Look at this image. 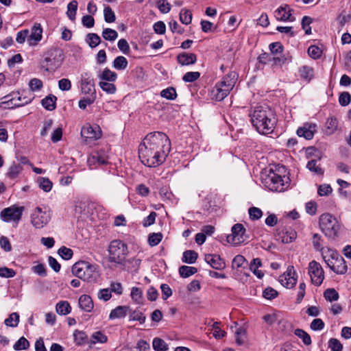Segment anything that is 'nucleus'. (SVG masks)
<instances>
[{"label":"nucleus","mask_w":351,"mask_h":351,"mask_svg":"<svg viewBox=\"0 0 351 351\" xmlns=\"http://www.w3.org/2000/svg\"><path fill=\"white\" fill-rule=\"evenodd\" d=\"M170 149L167 135L161 132H150L138 146V156L145 166L155 167L165 162Z\"/></svg>","instance_id":"nucleus-1"},{"label":"nucleus","mask_w":351,"mask_h":351,"mask_svg":"<svg viewBox=\"0 0 351 351\" xmlns=\"http://www.w3.org/2000/svg\"><path fill=\"white\" fill-rule=\"evenodd\" d=\"M253 126L261 134H271L276 125L274 112L267 106H258L250 114Z\"/></svg>","instance_id":"nucleus-2"},{"label":"nucleus","mask_w":351,"mask_h":351,"mask_svg":"<svg viewBox=\"0 0 351 351\" xmlns=\"http://www.w3.org/2000/svg\"><path fill=\"white\" fill-rule=\"evenodd\" d=\"M71 271L74 276L88 282H95L99 277L97 266L84 261L75 263Z\"/></svg>","instance_id":"nucleus-3"},{"label":"nucleus","mask_w":351,"mask_h":351,"mask_svg":"<svg viewBox=\"0 0 351 351\" xmlns=\"http://www.w3.org/2000/svg\"><path fill=\"white\" fill-rule=\"evenodd\" d=\"M289 178L282 176L273 169L262 176V182L271 191L282 192L289 186Z\"/></svg>","instance_id":"nucleus-4"},{"label":"nucleus","mask_w":351,"mask_h":351,"mask_svg":"<svg viewBox=\"0 0 351 351\" xmlns=\"http://www.w3.org/2000/svg\"><path fill=\"white\" fill-rule=\"evenodd\" d=\"M108 260L117 265H125L128 254V247L126 243L121 240L112 241L108 247Z\"/></svg>","instance_id":"nucleus-5"},{"label":"nucleus","mask_w":351,"mask_h":351,"mask_svg":"<svg viewBox=\"0 0 351 351\" xmlns=\"http://www.w3.org/2000/svg\"><path fill=\"white\" fill-rule=\"evenodd\" d=\"M319 226L326 237L330 239L338 235L341 228L337 219L330 213H324L319 217Z\"/></svg>","instance_id":"nucleus-6"},{"label":"nucleus","mask_w":351,"mask_h":351,"mask_svg":"<svg viewBox=\"0 0 351 351\" xmlns=\"http://www.w3.org/2000/svg\"><path fill=\"white\" fill-rule=\"evenodd\" d=\"M24 89H19L13 91L3 97V104H7L8 108L19 107L25 105L30 102L31 98L27 96H24L21 98V95H23Z\"/></svg>","instance_id":"nucleus-7"},{"label":"nucleus","mask_w":351,"mask_h":351,"mask_svg":"<svg viewBox=\"0 0 351 351\" xmlns=\"http://www.w3.org/2000/svg\"><path fill=\"white\" fill-rule=\"evenodd\" d=\"M31 223L36 228H42L51 219L50 214L40 207H36L31 214Z\"/></svg>","instance_id":"nucleus-8"},{"label":"nucleus","mask_w":351,"mask_h":351,"mask_svg":"<svg viewBox=\"0 0 351 351\" xmlns=\"http://www.w3.org/2000/svg\"><path fill=\"white\" fill-rule=\"evenodd\" d=\"M308 270L312 283L319 286L324 279V271L321 265L315 261H312L308 264Z\"/></svg>","instance_id":"nucleus-9"},{"label":"nucleus","mask_w":351,"mask_h":351,"mask_svg":"<svg viewBox=\"0 0 351 351\" xmlns=\"http://www.w3.org/2000/svg\"><path fill=\"white\" fill-rule=\"evenodd\" d=\"M23 210V206H17L14 205L10 207L4 208L1 212L0 217L1 219L5 222H9L11 221H19L21 218Z\"/></svg>","instance_id":"nucleus-10"},{"label":"nucleus","mask_w":351,"mask_h":351,"mask_svg":"<svg viewBox=\"0 0 351 351\" xmlns=\"http://www.w3.org/2000/svg\"><path fill=\"white\" fill-rule=\"evenodd\" d=\"M245 229L241 223H236L232 228V234L228 235L227 240L234 245H238L244 242V234Z\"/></svg>","instance_id":"nucleus-11"},{"label":"nucleus","mask_w":351,"mask_h":351,"mask_svg":"<svg viewBox=\"0 0 351 351\" xmlns=\"http://www.w3.org/2000/svg\"><path fill=\"white\" fill-rule=\"evenodd\" d=\"M230 94V89H202L199 95L206 99L221 101Z\"/></svg>","instance_id":"nucleus-12"},{"label":"nucleus","mask_w":351,"mask_h":351,"mask_svg":"<svg viewBox=\"0 0 351 351\" xmlns=\"http://www.w3.org/2000/svg\"><path fill=\"white\" fill-rule=\"evenodd\" d=\"M87 163L91 169L106 165L108 163V156L104 151H95L88 156Z\"/></svg>","instance_id":"nucleus-13"},{"label":"nucleus","mask_w":351,"mask_h":351,"mask_svg":"<svg viewBox=\"0 0 351 351\" xmlns=\"http://www.w3.org/2000/svg\"><path fill=\"white\" fill-rule=\"evenodd\" d=\"M81 135L86 141H95L101 136V130L99 125L86 124L81 130Z\"/></svg>","instance_id":"nucleus-14"},{"label":"nucleus","mask_w":351,"mask_h":351,"mask_svg":"<svg viewBox=\"0 0 351 351\" xmlns=\"http://www.w3.org/2000/svg\"><path fill=\"white\" fill-rule=\"evenodd\" d=\"M297 237V232L291 228H282L277 230L276 239L282 243L293 242Z\"/></svg>","instance_id":"nucleus-15"},{"label":"nucleus","mask_w":351,"mask_h":351,"mask_svg":"<svg viewBox=\"0 0 351 351\" xmlns=\"http://www.w3.org/2000/svg\"><path fill=\"white\" fill-rule=\"evenodd\" d=\"M280 284L287 288H293L297 282L293 266H289L286 272L279 277Z\"/></svg>","instance_id":"nucleus-16"},{"label":"nucleus","mask_w":351,"mask_h":351,"mask_svg":"<svg viewBox=\"0 0 351 351\" xmlns=\"http://www.w3.org/2000/svg\"><path fill=\"white\" fill-rule=\"evenodd\" d=\"M292 11L289 5L284 4L274 12V16L280 21H293L295 18L292 16Z\"/></svg>","instance_id":"nucleus-17"},{"label":"nucleus","mask_w":351,"mask_h":351,"mask_svg":"<svg viewBox=\"0 0 351 351\" xmlns=\"http://www.w3.org/2000/svg\"><path fill=\"white\" fill-rule=\"evenodd\" d=\"M328 267L335 274L339 275L346 274L348 270L346 261L340 254L336 256V258Z\"/></svg>","instance_id":"nucleus-18"},{"label":"nucleus","mask_w":351,"mask_h":351,"mask_svg":"<svg viewBox=\"0 0 351 351\" xmlns=\"http://www.w3.org/2000/svg\"><path fill=\"white\" fill-rule=\"evenodd\" d=\"M316 131L317 125L315 123H307L297 130V134L300 137H304L306 140H311L313 138Z\"/></svg>","instance_id":"nucleus-19"},{"label":"nucleus","mask_w":351,"mask_h":351,"mask_svg":"<svg viewBox=\"0 0 351 351\" xmlns=\"http://www.w3.org/2000/svg\"><path fill=\"white\" fill-rule=\"evenodd\" d=\"M204 259L215 269L221 270L226 267L225 261L217 254H206Z\"/></svg>","instance_id":"nucleus-20"},{"label":"nucleus","mask_w":351,"mask_h":351,"mask_svg":"<svg viewBox=\"0 0 351 351\" xmlns=\"http://www.w3.org/2000/svg\"><path fill=\"white\" fill-rule=\"evenodd\" d=\"M43 29L40 23H35L32 28L29 37L27 39L29 45H36L42 39Z\"/></svg>","instance_id":"nucleus-21"},{"label":"nucleus","mask_w":351,"mask_h":351,"mask_svg":"<svg viewBox=\"0 0 351 351\" xmlns=\"http://www.w3.org/2000/svg\"><path fill=\"white\" fill-rule=\"evenodd\" d=\"M60 65V60L51 57H46L42 62V67L49 72L55 71Z\"/></svg>","instance_id":"nucleus-22"},{"label":"nucleus","mask_w":351,"mask_h":351,"mask_svg":"<svg viewBox=\"0 0 351 351\" xmlns=\"http://www.w3.org/2000/svg\"><path fill=\"white\" fill-rule=\"evenodd\" d=\"M79 306L85 312L90 313L94 307L91 298L88 295H82L79 298Z\"/></svg>","instance_id":"nucleus-23"},{"label":"nucleus","mask_w":351,"mask_h":351,"mask_svg":"<svg viewBox=\"0 0 351 351\" xmlns=\"http://www.w3.org/2000/svg\"><path fill=\"white\" fill-rule=\"evenodd\" d=\"M238 80V75L234 71L228 73L221 81V86L234 88Z\"/></svg>","instance_id":"nucleus-24"},{"label":"nucleus","mask_w":351,"mask_h":351,"mask_svg":"<svg viewBox=\"0 0 351 351\" xmlns=\"http://www.w3.org/2000/svg\"><path fill=\"white\" fill-rule=\"evenodd\" d=\"M177 60L181 65L186 66L194 64L197 57L194 53H182L178 56Z\"/></svg>","instance_id":"nucleus-25"},{"label":"nucleus","mask_w":351,"mask_h":351,"mask_svg":"<svg viewBox=\"0 0 351 351\" xmlns=\"http://www.w3.org/2000/svg\"><path fill=\"white\" fill-rule=\"evenodd\" d=\"M321 253L322 256L327 265H330V264L336 258V256L339 255L337 250L328 247L322 250Z\"/></svg>","instance_id":"nucleus-26"},{"label":"nucleus","mask_w":351,"mask_h":351,"mask_svg":"<svg viewBox=\"0 0 351 351\" xmlns=\"http://www.w3.org/2000/svg\"><path fill=\"white\" fill-rule=\"evenodd\" d=\"M129 309L126 306H119L112 309L110 313V319H114L117 318L125 317L127 315V312Z\"/></svg>","instance_id":"nucleus-27"},{"label":"nucleus","mask_w":351,"mask_h":351,"mask_svg":"<svg viewBox=\"0 0 351 351\" xmlns=\"http://www.w3.org/2000/svg\"><path fill=\"white\" fill-rule=\"evenodd\" d=\"M338 121L335 117H330L326 122V133L328 135L332 134L338 128Z\"/></svg>","instance_id":"nucleus-28"},{"label":"nucleus","mask_w":351,"mask_h":351,"mask_svg":"<svg viewBox=\"0 0 351 351\" xmlns=\"http://www.w3.org/2000/svg\"><path fill=\"white\" fill-rule=\"evenodd\" d=\"M23 169V166L21 164L14 162L9 167L6 176L10 179H15L21 173Z\"/></svg>","instance_id":"nucleus-29"},{"label":"nucleus","mask_w":351,"mask_h":351,"mask_svg":"<svg viewBox=\"0 0 351 351\" xmlns=\"http://www.w3.org/2000/svg\"><path fill=\"white\" fill-rule=\"evenodd\" d=\"M56 96L49 95L42 99L41 104L46 110L51 111L56 108Z\"/></svg>","instance_id":"nucleus-30"},{"label":"nucleus","mask_w":351,"mask_h":351,"mask_svg":"<svg viewBox=\"0 0 351 351\" xmlns=\"http://www.w3.org/2000/svg\"><path fill=\"white\" fill-rule=\"evenodd\" d=\"M108 341L107 336L101 331H97L91 335V338L88 341L90 346L100 343H104Z\"/></svg>","instance_id":"nucleus-31"},{"label":"nucleus","mask_w":351,"mask_h":351,"mask_svg":"<svg viewBox=\"0 0 351 351\" xmlns=\"http://www.w3.org/2000/svg\"><path fill=\"white\" fill-rule=\"evenodd\" d=\"M198 257V254L193 250H186L183 253L182 261L188 264L195 263Z\"/></svg>","instance_id":"nucleus-32"},{"label":"nucleus","mask_w":351,"mask_h":351,"mask_svg":"<svg viewBox=\"0 0 351 351\" xmlns=\"http://www.w3.org/2000/svg\"><path fill=\"white\" fill-rule=\"evenodd\" d=\"M306 168L316 175L322 176L324 174V170L321 168L320 165L318 164L316 160L308 161L306 165Z\"/></svg>","instance_id":"nucleus-33"},{"label":"nucleus","mask_w":351,"mask_h":351,"mask_svg":"<svg viewBox=\"0 0 351 351\" xmlns=\"http://www.w3.org/2000/svg\"><path fill=\"white\" fill-rule=\"evenodd\" d=\"M56 312L62 315L69 314L71 311V307L67 301L59 302L56 306Z\"/></svg>","instance_id":"nucleus-34"},{"label":"nucleus","mask_w":351,"mask_h":351,"mask_svg":"<svg viewBox=\"0 0 351 351\" xmlns=\"http://www.w3.org/2000/svg\"><path fill=\"white\" fill-rule=\"evenodd\" d=\"M300 76L307 80L310 81L314 77L313 69L308 65L302 66L300 69Z\"/></svg>","instance_id":"nucleus-35"},{"label":"nucleus","mask_w":351,"mask_h":351,"mask_svg":"<svg viewBox=\"0 0 351 351\" xmlns=\"http://www.w3.org/2000/svg\"><path fill=\"white\" fill-rule=\"evenodd\" d=\"M77 5V1L73 0L71 1L67 5L66 15L68 18L71 21H74L75 19Z\"/></svg>","instance_id":"nucleus-36"},{"label":"nucleus","mask_w":351,"mask_h":351,"mask_svg":"<svg viewBox=\"0 0 351 351\" xmlns=\"http://www.w3.org/2000/svg\"><path fill=\"white\" fill-rule=\"evenodd\" d=\"M37 182L38 183L39 187L45 192H49L51 190L53 183L49 178L40 177L38 178Z\"/></svg>","instance_id":"nucleus-37"},{"label":"nucleus","mask_w":351,"mask_h":351,"mask_svg":"<svg viewBox=\"0 0 351 351\" xmlns=\"http://www.w3.org/2000/svg\"><path fill=\"white\" fill-rule=\"evenodd\" d=\"M197 271L196 267L182 265L179 268V274L183 278H188Z\"/></svg>","instance_id":"nucleus-38"},{"label":"nucleus","mask_w":351,"mask_h":351,"mask_svg":"<svg viewBox=\"0 0 351 351\" xmlns=\"http://www.w3.org/2000/svg\"><path fill=\"white\" fill-rule=\"evenodd\" d=\"M128 62L124 56L117 57L113 62V66L117 70H124L128 66Z\"/></svg>","instance_id":"nucleus-39"},{"label":"nucleus","mask_w":351,"mask_h":351,"mask_svg":"<svg viewBox=\"0 0 351 351\" xmlns=\"http://www.w3.org/2000/svg\"><path fill=\"white\" fill-rule=\"evenodd\" d=\"M294 334L298 337L299 338L302 339L303 343L306 345L309 346L311 344V339L310 335L305 332L304 330L300 328H297L294 331Z\"/></svg>","instance_id":"nucleus-40"},{"label":"nucleus","mask_w":351,"mask_h":351,"mask_svg":"<svg viewBox=\"0 0 351 351\" xmlns=\"http://www.w3.org/2000/svg\"><path fill=\"white\" fill-rule=\"evenodd\" d=\"M155 351H166L168 350V345L164 340L160 338H154L152 343Z\"/></svg>","instance_id":"nucleus-41"},{"label":"nucleus","mask_w":351,"mask_h":351,"mask_svg":"<svg viewBox=\"0 0 351 351\" xmlns=\"http://www.w3.org/2000/svg\"><path fill=\"white\" fill-rule=\"evenodd\" d=\"M103 38L109 41H114L118 37V33L114 29L110 28H106L102 32Z\"/></svg>","instance_id":"nucleus-42"},{"label":"nucleus","mask_w":351,"mask_h":351,"mask_svg":"<svg viewBox=\"0 0 351 351\" xmlns=\"http://www.w3.org/2000/svg\"><path fill=\"white\" fill-rule=\"evenodd\" d=\"M19 322V315L17 313H11L9 317L5 319L4 323L7 326L16 327Z\"/></svg>","instance_id":"nucleus-43"},{"label":"nucleus","mask_w":351,"mask_h":351,"mask_svg":"<svg viewBox=\"0 0 351 351\" xmlns=\"http://www.w3.org/2000/svg\"><path fill=\"white\" fill-rule=\"evenodd\" d=\"M180 20L185 25H189L191 23L192 14L190 10L187 9H182L180 13Z\"/></svg>","instance_id":"nucleus-44"},{"label":"nucleus","mask_w":351,"mask_h":351,"mask_svg":"<svg viewBox=\"0 0 351 351\" xmlns=\"http://www.w3.org/2000/svg\"><path fill=\"white\" fill-rule=\"evenodd\" d=\"M236 343L238 345L244 343L246 338V330L243 327L238 328L235 331Z\"/></svg>","instance_id":"nucleus-45"},{"label":"nucleus","mask_w":351,"mask_h":351,"mask_svg":"<svg viewBox=\"0 0 351 351\" xmlns=\"http://www.w3.org/2000/svg\"><path fill=\"white\" fill-rule=\"evenodd\" d=\"M29 347V343L24 337H21L13 346L15 350H27Z\"/></svg>","instance_id":"nucleus-46"},{"label":"nucleus","mask_w":351,"mask_h":351,"mask_svg":"<svg viewBox=\"0 0 351 351\" xmlns=\"http://www.w3.org/2000/svg\"><path fill=\"white\" fill-rule=\"evenodd\" d=\"M131 297L136 303H141L143 301L142 290L138 287H133L131 291Z\"/></svg>","instance_id":"nucleus-47"},{"label":"nucleus","mask_w":351,"mask_h":351,"mask_svg":"<svg viewBox=\"0 0 351 351\" xmlns=\"http://www.w3.org/2000/svg\"><path fill=\"white\" fill-rule=\"evenodd\" d=\"M101 42L100 37L93 33H90L87 35V43L91 48L97 47Z\"/></svg>","instance_id":"nucleus-48"},{"label":"nucleus","mask_w":351,"mask_h":351,"mask_svg":"<svg viewBox=\"0 0 351 351\" xmlns=\"http://www.w3.org/2000/svg\"><path fill=\"white\" fill-rule=\"evenodd\" d=\"M325 299L328 301H336L339 298V294L334 289H328L324 293Z\"/></svg>","instance_id":"nucleus-49"},{"label":"nucleus","mask_w":351,"mask_h":351,"mask_svg":"<svg viewBox=\"0 0 351 351\" xmlns=\"http://www.w3.org/2000/svg\"><path fill=\"white\" fill-rule=\"evenodd\" d=\"M58 253L64 260L71 259L73 254L72 250L65 246L61 247L58 250Z\"/></svg>","instance_id":"nucleus-50"},{"label":"nucleus","mask_w":351,"mask_h":351,"mask_svg":"<svg viewBox=\"0 0 351 351\" xmlns=\"http://www.w3.org/2000/svg\"><path fill=\"white\" fill-rule=\"evenodd\" d=\"M104 19L107 23H113L114 22L116 17L114 12L109 7H105L104 10Z\"/></svg>","instance_id":"nucleus-51"},{"label":"nucleus","mask_w":351,"mask_h":351,"mask_svg":"<svg viewBox=\"0 0 351 351\" xmlns=\"http://www.w3.org/2000/svg\"><path fill=\"white\" fill-rule=\"evenodd\" d=\"M308 53L313 59H317L321 57L322 51L317 46L312 45L308 49Z\"/></svg>","instance_id":"nucleus-52"},{"label":"nucleus","mask_w":351,"mask_h":351,"mask_svg":"<svg viewBox=\"0 0 351 351\" xmlns=\"http://www.w3.org/2000/svg\"><path fill=\"white\" fill-rule=\"evenodd\" d=\"M246 263V259L242 255H237L232 261V267L233 269H239L243 267Z\"/></svg>","instance_id":"nucleus-53"},{"label":"nucleus","mask_w":351,"mask_h":351,"mask_svg":"<svg viewBox=\"0 0 351 351\" xmlns=\"http://www.w3.org/2000/svg\"><path fill=\"white\" fill-rule=\"evenodd\" d=\"M73 337L76 344L82 345L85 342L87 336L83 331L75 330L73 333Z\"/></svg>","instance_id":"nucleus-54"},{"label":"nucleus","mask_w":351,"mask_h":351,"mask_svg":"<svg viewBox=\"0 0 351 351\" xmlns=\"http://www.w3.org/2000/svg\"><path fill=\"white\" fill-rule=\"evenodd\" d=\"M219 324L220 322H216L213 324V329L214 330L213 336L216 339H221L226 335V332L224 330H221Z\"/></svg>","instance_id":"nucleus-55"},{"label":"nucleus","mask_w":351,"mask_h":351,"mask_svg":"<svg viewBox=\"0 0 351 351\" xmlns=\"http://www.w3.org/2000/svg\"><path fill=\"white\" fill-rule=\"evenodd\" d=\"M162 234L161 233H152L148 238L149 244L151 246L157 245L162 240Z\"/></svg>","instance_id":"nucleus-56"},{"label":"nucleus","mask_w":351,"mask_h":351,"mask_svg":"<svg viewBox=\"0 0 351 351\" xmlns=\"http://www.w3.org/2000/svg\"><path fill=\"white\" fill-rule=\"evenodd\" d=\"M328 348L332 351H341L343 346L337 339L332 338L328 341Z\"/></svg>","instance_id":"nucleus-57"},{"label":"nucleus","mask_w":351,"mask_h":351,"mask_svg":"<svg viewBox=\"0 0 351 351\" xmlns=\"http://www.w3.org/2000/svg\"><path fill=\"white\" fill-rule=\"evenodd\" d=\"M101 78L106 81L114 82L117 78V74L108 69H105L102 72Z\"/></svg>","instance_id":"nucleus-58"},{"label":"nucleus","mask_w":351,"mask_h":351,"mask_svg":"<svg viewBox=\"0 0 351 351\" xmlns=\"http://www.w3.org/2000/svg\"><path fill=\"white\" fill-rule=\"evenodd\" d=\"M145 316L140 311H134L130 315V319L132 321H138L141 324L145 322Z\"/></svg>","instance_id":"nucleus-59"},{"label":"nucleus","mask_w":351,"mask_h":351,"mask_svg":"<svg viewBox=\"0 0 351 351\" xmlns=\"http://www.w3.org/2000/svg\"><path fill=\"white\" fill-rule=\"evenodd\" d=\"M176 89H162L160 92V96L167 99H175L177 97Z\"/></svg>","instance_id":"nucleus-60"},{"label":"nucleus","mask_w":351,"mask_h":351,"mask_svg":"<svg viewBox=\"0 0 351 351\" xmlns=\"http://www.w3.org/2000/svg\"><path fill=\"white\" fill-rule=\"evenodd\" d=\"M248 213H249L250 219L252 220L259 219L263 215L262 210L260 208H256V207L250 208Z\"/></svg>","instance_id":"nucleus-61"},{"label":"nucleus","mask_w":351,"mask_h":351,"mask_svg":"<svg viewBox=\"0 0 351 351\" xmlns=\"http://www.w3.org/2000/svg\"><path fill=\"white\" fill-rule=\"evenodd\" d=\"M321 241H322V237L319 234H318L317 233L313 234V247L317 251L322 252V250H324L325 248L322 247Z\"/></svg>","instance_id":"nucleus-62"},{"label":"nucleus","mask_w":351,"mask_h":351,"mask_svg":"<svg viewBox=\"0 0 351 351\" xmlns=\"http://www.w3.org/2000/svg\"><path fill=\"white\" fill-rule=\"evenodd\" d=\"M351 101L350 94L348 92H343L339 97V104L342 106H348Z\"/></svg>","instance_id":"nucleus-63"},{"label":"nucleus","mask_w":351,"mask_h":351,"mask_svg":"<svg viewBox=\"0 0 351 351\" xmlns=\"http://www.w3.org/2000/svg\"><path fill=\"white\" fill-rule=\"evenodd\" d=\"M263 296L265 299L272 300L278 296V292L276 290L271 287H267L263 291Z\"/></svg>","instance_id":"nucleus-64"}]
</instances>
